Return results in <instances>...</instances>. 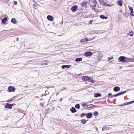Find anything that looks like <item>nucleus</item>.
Returning <instances> with one entry per match:
<instances>
[{
	"label": "nucleus",
	"mask_w": 134,
	"mask_h": 134,
	"mask_svg": "<svg viewBox=\"0 0 134 134\" xmlns=\"http://www.w3.org/2000/svg\"><path fill=\"white\" fill-rule=\"evenodd\" d=\"M89 2L90 3L92 2L94 4V5L90 4V6L93 8L96 6V4L97 3V2L96 0H90Z\"/></svg>",
	"instance_id": "f257e3e1"
},
{
	"label": "nucleus",
	"mask_w": 134,
	"mask_h": 134,
	"mask_svg": "<svg viewBox=\"0 0 134 134\" xmlns=\"http://www.w3.org/2000/svg\"><path fill=\"white\" fill-rule=\"evenodd\" d=\"M8 89L9 92H14L15 91V88L12 86H9Z\"/></svg>",
	"instance_id": "f03ea898"
},
{
	"label": "nucleus",
	"mask_w": 134,
	"mask_h": 134,
	"mask_svg": "<svg viewBox=\"0 0 134 134\" xmlns=\"http://www.w3.org/2000/svg\"><path fill=\"white\" fill-rule=\"evenodd\" d=\"M129 8L130 10L131 11V13L130 14L131 16H134V12H133V10L132 8L131 7H129Z\"/></svg>",
	"instance_id": "7ed1b4c3"
},
{
	"label": "nucleus",
	"mask_w": 134,
	"mask_h": 134,
	"mask_svg": "<svg viewBox=\"0 0 134 134\" xmlns=\"http://www.w3.org/2000/svg\"><path fill=\"white\" fill-rule=\"evenodd\" d=\"M77 8V5H74L71 7V10L73 12H75L76 11Z\"/></svg>",
	"instance_id": "20e7f679"
},
{
	"label": "nucleus",
	"mask_w": 134,
	"mask_h": 134,
	"mask_svg": "<svg viewBox=\"0 0 134 134\" xmlns=\"http://www.w3.org/2000/svg\"><path fill=\"white\" fill-rule=\"evenodd\" d=\"M90 78V77L87 76H84L82 77V79L83 81H88V80Z\"/></svg>",
	"instance_id": "39448f33"
},
{
	"label": "nucleus",
	"mask_w": 134,
	"mask_h": 134,
	"mask_svg": "<svg viewBox=\"0 0 134 134\" xmlns=\"http://www.w3.org/2000/svg\"><path fill=\"white\" fill-rule=\"evenodd\" d=\"M86 115L87 118L90 119L92 117V114L91 113H88Z\"/></svg>",
	"instance_id": "423d86ee"
},
{
	"label": "nucleus",
	"mask_w": 134,
	"mask_h": 134,
	"mask_svg": "<svg viewBox=\"0 0 134 134\" xmlns=\"http://www.w3.org/2000/svg\"><path fill=\"white\" fill-rule=\"evenodd\" d=\"M5 108L9 109H11L12 107H11L10 104L7 103L5 106Z\"/></svg>",
	"instance_id": "0eeeda50"
},
{
	"label": "nucleus",
	"mask_w": 134,
	"mask_h": 134,
	"mask_svg": "<svg viewBox=\"0 0 134 134\" xmlns=\"http://www.w3.org/2000/svg\"><path fill=\"white\" fill-rule=\"evenodd\" d=\"M113 90L115 92L118 91H120V88L119 87L116 86L114 87Z\"/></svg>",
	"instance_id": "6e6552de"
},
{
	"label": "nucleus",
	"mask_w": 134,
	"mask_h": 134,
	"mask_svg": "<svg viewBox=\"0 0 134 134\" xmlns=\"http://www.w3.org/2000/svg\"><path fill=\"white\" fill-rule=\"evenodd\" d=\"M47 19L49 20L52 21L53 20V17L51 16L48 15L47 16Z\"/></svg>",
	"instance_id": "1a4fd4ad"
},
{
	"label": "nucleus",
	"mask_w": 134,
	"mask_h": 134,
	"mask_svg": "<svg viewBox=\"0 0 134 134\" xmlns=\"http://www.w3.org/2000/svg\"><path fill=\"white\" fill-rule=\"evenodd\" d=\"M125 59V57L124 56H121L119 58V60H120V61L122 62Z\"/></svg>",
	"instance_id": "9d476101"
},
{
	"label": "nucleus",
	"mask_w": 134,
	"mask_h": 134,
	"mask_svg": "<svg viewBox=\"0 0 134 134\" xmlns=\"http://www.w3.org/2000/svg\"><path fill=\"white\" fill-rule=\"evenodd\" d=\"M99 1L100 4L104 6V5L106 4V3H105L103 0H99Z\"/></svg>",
	"instance_id": "9b49d317"
},
{
	"label": "nucleus",
	"mask_w": 134,
	"mask_h": 134,
	"mask_svg": "<svg viewBox=\"0 0 134 134\" xmlns=\"http://www.w3.org/2000/svg\"><path fill=\"white\" fill-rule=\"evenodd\" d=\"M92 54V53L90 52H86L85 53V56H90Z\"/></svg>",
	"instance_id": "f8f14e48"
},
{
	"label": "nucleus",
	"mask_w": 134,
	"mask_h": 134,
	"mask_svg": "<svg viewBox=\"0 0 134 134\" xmlns=\"http://www.w3.org/2000/svg\"><path fill=\"white\" fill-rule=\"evenodd\" d=\"M70 110L72 113H75L77 111L75 108L74 107H72V108L70 109Z\"/></svg>",
	"instance_id": "ddd939ff"
},
{
	"label": "nucleus",
	"mask_w": 134,
	"mask_h": 134,
	"mask_svg": "<svg viewBox=\"0 0 134 134\" xmlns=\"http://www.w3.org/2000/svg\"><path fill=\"white\" fill-rule=\"evenodd\" d=\"M87 107L88 108H93L95 106H95L94 105L92 104H88V105H87Z\"/></svg>",
	"instance_id": "4468645a"
},
{
	"label": "nucleus",
	"mask_w": 134,
	"mask_h": 134,
	"mask_svg": "<svg viewBox=\"0 0 134 134\" xmlns=\"http://www.w3.org/2000/svg\"><path fill=\"white\" fill-rule=\"evenodd\" d=\"M7 18L6 17H4V18L2 20V22L3 23L5 24L7 22Z\"/></svg>",
	"instance_id": "2eb2a0df"
},
{
	"label": "nucleus",
	"mask_w": 134,
	"mask_h": 134,
	"mask_svg": "<svg viewBox=\"0 0 134 134\" xmlns=\"http://www.w3.org/2000/svg\"><path fill=\"white\" fill-rule=\"evenodd\" d=\"M16 19L14 18H13L12 19L11 21V22L14 24H16Z\"/></svg>",
	"instance_id": "dca6fc26"
},
{
	"label": "nucleus",
	"mask_w": 134,
	"mask_h": 134,
	"mask_svg": "<svg viewBox=\"0 0 134 134\" xmlns=\"http://www.w3.org/2000/svg\"><path fill=\"white\" fill-rule=\"evenodd\" d=\"M127 91H122L121 92H120L119 93H117L118 95V96H119L120 95H122V94H123L125 93Z\"/></svg>",
	"instance_id": "f3484780"
},
{
	"label": "nucleus",
	"mask_w": 134,
	"mask_h": 134,
	"mask_svg": "<svg viewBox=\"0 0 134 134\" xmlns=\"http://www.w3.org/2000/svg\"><path fill=\"white\" fill-rule=\"evenodd\" d=\"M82 58H77L75 59V61L76 62H80L82 60Z\"/></svg>",
	"instance_id": "a211bd4d"
},
{
	"label": "nucleus",
	"mask_w": 134,
	"mask_h": 134,
	"mask_svg": "<svg viewBox=\"0 0 134 134\" xmlns=\"http://www.w3.org/2000/svg\"><path fill=\"white\" fill-rule=\"evenodd\" d=\"M117 3L118 5L121 6L122 5V4L121 1L120 0L117 2Z\"/></svg>",
	"instance_id": "6ab92c4d"
},
{
	"label": "nucleus",
	"mask_w": 134,
	"mask_h": 134,
	"mask_svg": "<svg viewBox=\"0 0 134 134\" xmlns=\"http://www.w3.org/2000/svg\"><path fill=\"white\" fill-rule=\"evenodd\" d=\"M43 62L44 65H48L50 62L49 61H47L46 60H44L43 61Z\"/></svg>",
	"instance_id": "aec40b11"
},
{
	"label": "nucleus",
	"mask_w": 134,
	"mask_h": 134,
	"mask_svg": "<svg viewBox=\"0 0 134 134\" xmlns=\"http://www.w3.org/2000/svg\"><path fill=\"white\" fill-rule=\"evenodd\" d=\"M101 94L99 93H96L95 95L94 96L96 97H98L100 96Z\"/></svg>",
	"instance_id": "412c9836"
},
{
	"label": "nucleus",
	"mask_w": 134,
	"mask_h": 134,
	"mask_svg": "<svg viewBox=\"0 0 134 134\" xmlns=\"http://www.w3.org/2000/svg\"><path fill=\"white\" fill-rule=\"evenodd\" d=\"M134 102V100L133 101H131V102H126V103H125V105H128V104H131V103H133Z\"/></svg>",
	"instance_id": "4be33fe9"
},
{
	"label": "nucleus",
	"mask_w": 134,
	"mask_h": 134,
	"mask_svg": "<svg viewBox=\"0 0 134 134\" xmlns=\"http://www.w3.org/2000/svg\"><path fill=\"white\" fill-rule=\"evenodd\" d=\"M88 81L91 82L92 83H94V82H95V81L94 80L92 79L90 77L88 80Z\"/></svg>",
	"instance_id": "5701e85b"
},
{
	"label": "nucleus",
	"mask_w": 134,
	"mask_h": 134,
	"mask_svg": "<svg viewBox=\"0 0 134 134\" xmlns=\"http://www.w3.org/2000/svg\"><path fill=\"white\" fill-rule=\"evenodd\" d=\"M80 105L79 104H77L75 106V107L78 109H79L80 108Z\"/></svg>",
	"instance_id": "b1692460"
},
{
	"label": "nucleus",
	"mask_w": 134,
	"mask_h": 134,
	"mask_svg": "<svg viewBox=\"0 0 134 134\" xmlns=\"http://www.w3.org/2000/svg\"><path fill=\"white\" fill-rule=\"evenodd\" d=\"M82 123L83 124H85L86 122V121L85 119H82L81 120Z\"/></svg>",
	"instance_id": "393cba45"
},
{
	"label": "nucleus",
	"mask_w": 134,
	"mask_h": 134,
	"mask_svg": "<svg viewBox=\"0 0 134 134\" xmlns=\"http://www.w3.org/2000/svg\"><path fill=\"white\" fill-rule=\"evenodd\" d=\"M87 2H84L82 4V7H84L86 4L87 3Z\"/></svg>",
	"instance_id": "a878e982"
},
{
	"label": "nucleus",
	"mask_w": 134,
	"mask_h": 134,
	"mask_svg": "<svg viewBox=\"0 0 134 134\" xmlns=\"http://www.w3.org/2000/svg\"><path fill=\"white\" fill-rule=\"evenodd\" d=\"M129 36H132L133 35V33L132 32V31H130L129 34Z\"/></svg>",
	"instance_id": "bb28decb"
},
{
	"label": "nucleus",
	"mask_w": 134,
	"mask_h": 134,
	"mask_svg": "<svg viewBox=\"0 0 134 134\" xmlns=\"http://www.w3.org/2000/svg\"><path fill=\"white\" fill-rule=\"evenodd\" d=\"M94 114L95 116H96L98 114V113L97 111H94Z\"/></svg>",
	"instance_id": "cd10ccee"
},
{
	"label": "nucleus",
	"mask_w": 134,
	"mask_h": 134,
	"mask_svg": "<svg viewBox=\"0 0 134 134\" xmlns=\"http://www.w3.org/2000/svg\"><path fill=\"white\" fill-rule=\"evenodd\" d=\"M86 115V114L85 113H82L81 115V117H83V116H85Z\"/></svg>",
	"instance_id": "c85d7f7f"
},
{
	"label": "nucleus",
	"mask_w": 134,
	"mask_h": 134,
	"mask_svg": "<svg viewBox=\"0 0 134 134\" xmlns=\"http://www.w3.org/2000/svg\"><path fill=\"white\" fill-rule=\"evenodd\" d=\"M100 18L103 19H104V16L103 15H100Z\"/></svg>",
	"instance_id": "c756f323"
},
{
	"label": "nucleus",
	"mask_w": 134,
	"mask_h": 134,
	"mask_svg": "<svg viewBox=\"0 0 134 134\" xmlns=\"http://www.w3.org/2000/svg\"><path fill=\"white\" fill-rule=\"evenodd\" d=\"M112 6V5L107 4V3H106V4H105V5H104V6H107L111 7Z\"/></svg>",
	"instance_id": "7c9ffc66"
},
{
	"label": "nucleus",
	"mask_w": 134,
	"mask_h": 134,
	"mask_svg": "<svg viewBox=\"0 0 134 134\" xmlns=\"http://www.w3.org/2000/svg\"><path fill=\"white\" fill-rule=\"evenodd\" d=\"M66 65H63L62 66V69H65L66 68Z\"/></svg>",
	"instance_id": "2f4dec72"
},
{
	"label": "nucleus",
	"mask_w": 134,
	"mask_h": 134,
	"mask_svg": "<svg viewBox=\"0 0 134 134\" xmlns=\"http://www.w3.org/2000/svg\"><path fill=\"white\" fill-rule=\"evenodd\" d=\"M37 5L38 4H34V7L35 8H36V7H37Z\"/></svg>",
	"instance_id": "473e14b6"
},
{
	"label": "nucleus",
	"mask_w": 134,
	"mask_h": 134,
	"mask_svg": "<svg viewBox=\"0 0 134 134\" xmlns=\"http://www.w3.org/2000/svg\"><path fill=\"white\" fill-rule=\"evenodd\" d=\"M84 41H85V42H88L89 41L88 39L87 38H86L84 39Z\"/></svg>",
	"instance_id": "72a5a7b5"
},
{
	"label": "nucleus",
	"mask_w": 134,
	"mask_h": 134,
	"mask_svg": "<svg viewBox=\"0 0 134 134\" xmlns=\"http://www.w3.org/2000/svg\"><path fill=\"white\" fill-rule=\"evenodd\" d=\"M66 68H69L71 67L70 65H66Z\"/></svg>",
	"instance_id": "f704fd0d"
},
{
	"label": "nucleus",
	"mask_w": 134,
	"mask_h": 134,
	"mask_svg": "<svg viewBox=\"0 0 134 134\" xmlns=\"http://www.w3.org/2000/svg\"><path fill=\"white\" fill-rule=\"evenodd\" d=\"M81 43H84L85 42V41H84V39H82L81 40Z\"/></svg>",
	"instance_id": "c9c22d12"
},
{
	"label": "nucleus",
	"mask_w": 134,
	"mask_h": 134,
	"mask_svg": "<svg viewBox=\"0 0 134 134\" xmlns=\"http://www.w3.org/2000/svg\"><path fill=\"white\" fill-rule=\"evenodd\" d=\"M87 103L86 102H84L82 105L83 106H84L86 105Z\"/></svg>",
	"instance_id": "e433bc0d"
},
{
	"label": "nucleus",
	"mask_w": 134,
	"mask_h": 134,
	"mask_svg": "<svg viewBox=\"0 0 134 134\" xmlns=\"http://www.w3.org/2000/svg\"><path fill=\"white\" fill-rule=\"evenodd\" d=\"M113 57H110V58H108V61H109L110 60L113 59Z\"/></svg>",
	"instance_id": "4c0bfd02"
},
{
	"label": "nucleus",
	"mask_w": 134,
	"mask_h": 134,
	"mask_svg": "<svg viewBox=\"0 0 134 134\" xmlns=\"http://www.w3.org/2000/svg\"><path fill=\"white\" fill-rule=\"evenodd\" d=\"M108 96H112V94L111 93H109L108 94Z\"/></svg>",
	"instance_id": "58836bf2"
},
{
	"label": "nucleus",
	"mask_w": 134,
	"mask_h": 134,
	"mask_svg": "<svg viewBox=\"0 0 134 134\" xmlns=\"http://www.w3.org/2000/svg\"><path fill=\"white\" fill-rule=\"evenodd\" d=\"M93 21L92 20H90L89 22V23L90 24H92V22Z\"/></svg>",
	"instance_id": "ea45409f"
},
{
	"label": "nucleus",
	"mask_w": 134,
	"mask_h": 134,
	"mask_svg": "<svg viewBox=\"0 0 134 134\" xmlns=\"http://www.w3.org/2000/svg\"><path fill=\"white\" fill-rule=\"evenodd\" d=\"M14 4L15 5H16L17 4V2L16 1H15L14 2Z\"/></svg>",
	"instance_id": "a19ab883"
},
{
	"label": "nucleus",
	"mask_w": 134,
	"mask_h": 134,
	"mask_svg": "<svg viewBox=\"0 0 134 134\" xmlns=\"http://www.w3.org/2000/svg\"><path fill=\"white\" fill-rule=\"evenodd\" d=\"M43 64H44V63L43 62V61L41 63V65H43Z\"/></svg>",
	"instance_id": "79ce46f5"
},
{
	"label": "nucleus",
	"mask_w": 134,
	"mask_h": 134,
	"mask_svg": "<svg viewBox=\"0 0 134 134\" xmlns=\"http://www.w3.org/2000/svg\"><path fill=\"white\" fill-rule=\"evenodd\" d=\"M104 19H107L108 18V17L107 16H104Z\"/></svg>",
	"instance_id": "37998d69"
},
{
	"label": "nucleus",
	"mask_w": 134,
	"mask_h": 134,
	"mask_svg": "<svg viewBox=\"0 0 134 134\" xmlns=\"http://www.w3.org/2000/svg\"><path fill=\"white\" fill-rule=\"evenodd\" d=\"M125 105V103H124L122 105H121V106H123Z\"/></svg>",
	"instance_id": "c03bdc74"
},
{
	"label": "nucleus",
	"mask_w": 134,
	"mask_h": 134,
	"mask_svg": "<svg viewBox=\"0 0 134 134\" xmlns=\"http://www.w3.org/2000/svg\"><path fill=\"white\" fill-rule=\"evenodd\" d=\"M40 105H41V106L43 105V103H40Z\"/></svg>",
	"instance_id": "a18cd8bd"
},
{
	"label": "nucleus",
	"mask_w": 134,
	"mask_h": 134,
	"mask_svg": "<svg viewBox=\"0 0 134 134\" xmlns=\"http://www.w3.org/2000/svg\"><path fill=\"white\" fill-rule=\"evenodd\" d=\"M12 100L11 99H10V100H8V101H7V102H9V101H10V102H11L12 101Z\"/></svg>",
	"instance_id": "49530a36"
},
{
	"label": "nucleus",
	"mask_w": 134,
	"mask_h": 134,
	"mask_svg": "<svg viewBox=\"0 0 134 134\" xmlns=\"http://www.w3.org/2000/svg\"><path fill=\"white\" fill-rule=\"evenodd\" d=\"M36 73L37 74L36 77H38L39 75V73H38V72L37 73Z\"/></svg>",
	"instance_id": "de8ad7c7"
},
{
	"label": "nucleus",
	"mask_w": 134,
	"mask_h": 134,
	"mask_svg": "<svg viewBox=\"0 0 134 134\" xmlns=\"http://www.w3.org/2000/svg\"><path fill=\"white\" fill-rule=\"evenodd\" d=\"M11 105V107H12V106H13L14 105V104H10Z\"/></svg>",
	"instance_id": "09e8293b"
},
{
	"label": "nucleus",
	"mask_w": 134,
	"mask_h": 134,
	"mask_svg": "<svg viewBox=\"0 0 134 134\" xmlns=\"http://www.w3.org/2000/svg\"><path fill=\"white\" fill-rule=\"evenodd\" d=\"M17 41H18L19 40V38H17L16 39Z\"/></svg>",
	"instance_id": "8fccbe9b"
},
{
	"label": "nucleus",
	"mask_w": 134,
	"mask_h": 134,
	"mask_svg": "<svg viewBox=\"0 0 134 134\" xmlns=\"http://www.w3.org/2000/svg\"><path fill=\"white\" fill-rule=\"evenodd\" d=\"M113 97H116V94L114 95L113 96Z\"/></svg>",
	"instance_id": "3c124183"
},
{
	"label": "nucleus",
	"mask_w": 134,
	"mask_h": 134,
	"mask_svg": "<svg viewBox=\"0 0 134 134\" xmlns=\"http://www.w3.org/2000/svg\"><path fill=\"white\" fill-rule=\"evenodd\" d=\"M62 98H61L60 100V101H62Z\"/></svg>",
	"instance_id": "603ef678"
},
{
	"label": "nucleus",
	"mask_w": 134,
	"mask_h": 134,
	"mask_svg": "<svg viewBox=\"0 0 134 134\" xmlns=\"http://www.w3.org/2000/svg\"><path fill=\"white\" fill-rule=\"evenodd\" d=\"M116 97L118 96H118V95L117 93V94H116Z\"/></svg>",
	"instance_id": "864d4df0"
},
{
	"label": "nucleus",
	"mask_w": 134,
	"mask_h": 134,
	"mask_svg": "<svg viewBox=\"0 0 134 134\" xmlns=\"http://www.w3.org/2000/svg\"><path fill=\"white\" fill-rule=\"evenodd\" d=\"M120 12H122V11H121V10H120Z\"/></svg>",
	"instance_id": "5fc2aeb1"
},
{
	"label": "nucleus",
	"mask_w": 134,
	"mask_h": 134,
	"mask_svg": "<svg viewBox=\"0 0 134 134\" xmlns=\"http://www.w3.org/2000/svg\"><path fill=\"white\" fill-rule=\"evenodd\" d=\"M36 73V72H34V73H35V74H36V73Z\"/></svg>",
	"instance_id": "6e6d98bb"
}]
</instances>
